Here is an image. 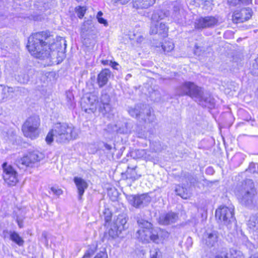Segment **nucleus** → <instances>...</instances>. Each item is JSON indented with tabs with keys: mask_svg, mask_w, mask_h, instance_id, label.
Instances as JSON below:
<instances>
[{
	"mask_svg": "<svg viewBox=\"0 0 258 258\" xmlns=\"http://www.w3.org/2000/svg\"><path fill=\"white\" fill-rule=\"evenodd\" d=\"M150 258H161L162 256L161 252L158 248H154L150 251Z\"/></svg>",
	"mask_w": 258,
	"mask_h": 258,
	"instance_id": "nucleus-40",
	"label": "nucleus"
},
{
	"mask_svg": "<svg viewBox=\"0 0 258 258\" xmlns=\"http://www.w3.org/2000/svg\"><path fill=\"white\" fill-rule=\"evenodd\" d=\"M98 97L94 94H90L84 98L81 103L82 108L87 113L94 112L96 110Z\"/></svg>",
	"mask_w": 258,
	"mask_h": 258,
	"instance_id": "nucleus-12",
	"label": "nucleus"
},
{
	"mask_svg": "<svg viewBox=\"0 0 258 258\" xmlns=\"http://www.w3.org/2000/svg\"><path fill=\"white\" fill-rule=\"evenodd\" d=\"M235 192L256 194L254 182L250 179L243 180L237 185Z\"/></svg>",
	"mask_w": 258,
	"mask_h": 258,
	"instance_id": "nucleus-15",
	"label": "nucleus"
},
{
	"mask_svg": "<svg viewBox=\"0 0 258 258\" xmlns=\"http://www.w3.org/2000/svg\"><path fill=\"white\" fill-rule=\"evenodd\" d=\"M128 111L133 117L141 118L145 122H150L154 119V116L151 115L149 109L144 105H137L134 107H131Z\"/></svg>",
	"mask_w": 258,
	"mask_h": 258,
	"instance_id": "nucleus-7",
	"label": "nucleus"
},
{
	"mask_svg": "<svg viewBox=\"0 0 258 258\" xmlns=\"http://www.w3.org/2000/svg\"><path fill=\"white\" fill-rule=\"evenodd\" d=\"M1 88H2V86H0V90L1 89Z\"/></svg>",
	"mask_w": 258,
	"mask_h": 258,
	"instance_id": "nucleus-58",
	"label": "nucleus"
},
{
	"mask_svg": "<svg viewBox=\"0 0 258 258\" xmlns=\"http://www.w3.org/2000/svg\"><path fill=\"white\" fill-rule=\"evenodd\" d=\"M122 133L123 134H126L127 133V131H123Z\"/></svg>",
	"mask_w": 258,
	"mask_h": 258,
	"instance_id": "nucleus-56",
	"label": "nucleus"
},
{
	"mask_svg": "<svg viewBox=\"0 0 258 258\" xmlns=\"http://www.w3.org/2000/svg\"><path fill=\"white\" fill-rule=\"evenodd\" d=\"M189 180L190 181V182L193 184H194L195 182L196 181V179L192 176H190V178H189Z\"/></svg>",
	"mask_w": 258,
	"mask_h": 258,
	"instance_id": "nucleus-53",
	"label": "nucleus"
},
{
	"mask_svg": "<svg viewBox=\"0 0 258 258\" xmlns=\"http://www.w3.org/2000/svg\"><path fill=\"white\" fill-rule=\"evenodd\" d=\"M110 61L108 60H103L101 61L103 65H109Z\"/></svg>",
	"mask_w": 258,
	"mask_h": 258,
	"instance_id": "nucleus-52",
	"label": "nucleus"
},
{
	"mask_svg": "<svg viewBox=\"0 0 258 258\" xmlns=\"http://www.w3.org/2000/svg\"><path fill=\"white\" fill-rule=\"evenodd\" d=\"M178 218V216L177 214L169 212L160 217L159 223L162 225H169L176 222Z\"/></svg>",
	"mask_w": 258,
	"mask_h": 258,
	"instance_id": "nucleus-18",
	"label": "nucleus"
},
{
	"mask_svg": "<svg viewBox=\"0 0 258 258\" xmlns=\"http://www.w3.org/2000/svg\"><path fill=\"white\" fill-rule=\"evenodd\" d=\"M251 72L253 74L258 76V57L255 59L254 61L252 64Z\"/></svg>",
	"mask_w": 258,
	"mask_h": 258,
	"instance_id": "nucleus-43",
	"label": "nucleus"
},
{
	"mask_svg": "<svg viewBox=\"0 0 258 258\" xmlns=\"http://www.w3.org/2000/svg\"><path fill=\"white\" fill-rule=\"evenodd\" d=\"M165 17V14L161 10L156 11L153 14L150 30L151 34H158L162 37L167 36L168 28L165 24L161 23L158 24V21L163 19Z\"/></svg>",
	"mask_w": 258,
	"mask_h": 258,
	"instance_id": "nucleus-5",
	"label": "nucleus"
},
{
	"mask_svg": "<svg viewBox=\"0 0 258 258\" xmlns=\"http://www.w3.org/2000/svg\"><path fill=\"white\" fill-rule=\"evenodd\" d=\"M28 155L32 163L39 162L43 159L44 157V155L43 153L37 151L31 152Z\"/></svg>",
	"mask_w": 258,
	"mask_h": 258,
	"instance_id": "nucleus-30",
	"label": "nucleus"
},
{
	"mask_svg": "<svg viewBox=\"0 0 258 258\" xmlns=\"http://www.w3.org/2000/svg\"><path fill=\"white\" fill-rule=\"evenodd\" d=\"M78 2H82L84 0H77Z\"/></svg>",
	"mask_w": 258,
	"mask_h": 258,
	"instance_id": "nucleus-57",
	"label": "nucleus"
},
{
	"mask_svg": "<svg viewBox=\"0 0 258 258\" xmlns=\"http://www.w3.org/2000/svg\"><path fill=\"white\" fill-rule=\"evenodd\" d=\"M176 94L179 96H188L200 103L210 102L209 99L205 98L203 89L191 82H185L178 86Z\"/></svg>",
	"mask_w": 258,
	"mask_h": 258,
	"instance_id": "nucleus-3",
	"label": "nucleus"
},
{
	"mask_svg": "<svg viewBox=\"0 0 258 258\" xmlns=\"http://www.w3.org/2000/svg\"><path fill=\"white\" fill-rule=\"evenodd\" d=\"M29 155L24 156L23 157L18 158L16 160V164L19 168L23 169L25 167L29 166L32 163L30 160Z\"/></svg>",
	"mask_w": 258,
	"mask_h": 258,
	"instance_id": "nucleus-26",
	"label": "nucleus"
},
{
	"mask_svg": "<svg viewBox=\"0 0 258 258\" xmlns=\"http://www.w3.org/2000/svg\"><path fill=\"white\" fill-rule=\"evenodd\" d=\"M118 65V63L115 61H110L109 66H111L112 68L114 69L117 70V69L116 68V66Z\"/></svg>",
	"mask_w": 258,
	"mask_h": 258,
	"instance_id": "nucleus-50",
	"label": "nucleus"
},
{
	"mask_svg": "<svg viewBox=\"0 0 258 258\" xmlns=\"http://www.w3.org/2000/svg\"><path fill=\"white\" fill-rule=\"evenodd\" d=\"M218 232L216 231H206L203 234L202 244L205 248H211L218 242Z\"/></svg>",
	"mask_w": 258,
	"mask_h": 258,
	"instance_id": "nucleus-11",
	"label": "nucleus"
},
{
	"mask_svg": "<svg viewBox=\"0 0 258 258\" xmlns=\"http://www.w3.org/2000/svg\"><path fill=\"white\" fill-rule=\"evenodd\" d=\"M54 43L52 36L46 32L36 33L28 39L27 45L29 52L35 57L44 59L50 55V46Z\"/></svg>",
	"mask_w": 258,
	"mask_h": 258,
	"instance_id": "nucleus-1",
	"label": "nucleus"
},
{
	"mask_svg": "<svg viewBox=\"0 0 258 258\" xmlns=\"http://www.w3.org/2000/svg\"><path fill=\"white\" fill-rule=\"evenodd\" d=\"M137 166L128 165L126 171V178L136 180L141 176V173L137 170Z\"/></svg>",
	"mask_w": 258,
	"mask_h": 258,
	"instance_id": "nucleus-22",
	"label": "nucleus"
},
{
	"mask_svg": "<svg viewBox=\"0 0 258 258\" xmlns=\"http://www.w3.org/2000/svg\"><path fill=\"white\" fill-rule=\"evenodd\" d=\"M121 231H122L119 230V228H118V227L113 224V225H112L109 230L108 234L112 238H114L117 237L118 234H120Z\"/></svg>",
	"mask_w": 258,
	"mask_h": 258,
	"instance_id": "nucleus-35",
	"label": "nucleus"
},
{
	"mask_svg": "<svg viewBox=\"0 0 258 258\" xmlns=\"http://www.w3.org/2000/svg\"><path fill=\"white\" fill-rule=\"evenodd\" d=\"M137 223L140 228L136 233L137 238L144 243L154 242L155 230L152 228V224L142 219L138 220Z\"/></svg>",
	"mask_w": 258,
	"mask_h": 258,
	"instance_id": "nucleus-4",
	"label": "nucleus"
},
{
	"mask_svg": "<svg viewBox=\"0 0 258 258\" xmlns=\"http://www.w3.org/2000/svg\"><path fill=\"white\" fill-rule=\"evenodd\" d=\"M103 13L101 11H99L98 12L96 18L98 20V22L100 24H103L104 26H107L108 25V23L106 20L102 18Z\"/></svg>",
	"mask_w": 258,
	"mask_h": 258,
	"instance_id": "nucleus-42",
	"label": "nucleus"
},
{
	"mask_svg": "<svg viewBox=\"0 0 258 258\" xmlns=\"http://www.w3.org/2000/svg\"><path fill=\"white\" fill-rule=\"evenodd\" d=\"M175 191L176 195L180 196L183 199H186L189 197L186 189L182 186H178L176 187Z\"/></svg>",
	"mask_w": 258,
	"mask_h": 258,
	"instance_id": "nucleus-32",
	"label": "nucleus"
},
{
	"mask_svg": "<svg viewBox=\"0 0 258 258\" xmlns=\"http://www.w3.org/2000/svg\"><path fill=\"white\" fill-rule=\"evenodd\" d=\"M218 23V20L213 16L201 17L197 20L195 23L196 29H202L211 28L215 26Z\"/></svg>",
	"mask_w": 258,
	"mask_h": 258,
	"instance_id": "nucleus-13",
	"label": "nucleus"
},
{
	"mask_svg": "<svg viewBox=\"0 0 258 258\" xmlns=\"http://www.w3.org/2000/svg\"><path fill=\"white\" fill-rule=\"evenodd\" d=\"M16 76V79L20 83L26 84L29 81V76L25 72H20V74Z\"/></svg>",
	"mask_w": 258,
	"mask_h": 258,
	"instance_id": "nucleus-33",
	"label": "nucleus"
},
{
	"mask_svg": "<svg viewBox=\"0 0 258 258\" xmlns=\"http://www.w3.org/2000/svg\"><path fill=\"white\" fill-rule=\"evenodd\" d=\"M111 72L109 69L102 70L97 77V83L100 88L103 87L108 82L110 77Z\"/></svg>",
	"mask_w": 258,
	"mask_h": 258,
	"instance_id": "nucleus-20",
	"label": "nucleus"
},
{
	"mask_svg": "<svg viewBox=\"0 0 258 258\" xmlns=\"http://www.w3.org/2000/svg\"><path fill=\"white\" fill-rule=\"evenodd\" d=\"M155 0H133V7L138 9H147L152 6Z\"/></svg>",
	"mask_w": 258,
	"mask_h": 258,
	"instance_id": "nucleus-23",
	"label": "nucleus"
},
{
	"mask_svg": "<svg viewBox=\"0 0 258 258\" xmlns=\"http://www.w3.org/2000/svg\"><path fill=\"white\" fill-rule=\"evenodd\" d=\"M106 223L109 222L111 220L112 213L108 208H105L103 211V215Z\"/></svg>",
	"mask_w": 258,
	"mask_h": 258,
	"instance_id": "nucleus-38",
	"label": "nucleus"
},
{
	"mask_svg": "<svg viewBox=\"0 0 258 258\" xmlns=\"http://www.w3.org/2000/svg\"><path fill=\"white\" fill-rule=\"evenodd\" d=\"M235 193L240 204L247 207L252 206L254 199L256 194H246L244 192Z\"/></svg>",
	"mask_w": 258,
	"mask_h": 258,
	"instance_id": "nucleus-16",
	"label": "nucleus"
},
{
	"mask_svg": "<svg viewBox=\"0 0 258 258\" xmlns=\"http://www.w3.org/2000/svg\"><path fill=\"white\" fill-rule=\"evenodd\" d=\"M154 230V242L156 243H162L164 240H166L169 236V233L164 230L156 228Z\"/></svg>",
	"mask_w": 258,
	"mask_h": 258,
	"instance_id": "nucleus-21",
	"label": "nucleus"
},
{
	"mask_svg": "<svg viewBox=\"0 0 258 258\" xmlns=\"http://www.w3.org/2000/svg\"><path fill=\"white\" fill-rule=\"evenodd\" d=\"M2 91L6 94V92L7 93H13L15 91L14 89L12 87H7L2 88Z\"/></svg>",
	"mask_w": 258,
	"mask_h": 258,
	"instance_id": "nucleus-47",
	"label": "nucleus"
},
{
	"mask_svg": "<svg viewBox=\"0 0 258 258\" xmlns=\"http://www.w3.org/2000/svg\"><path fill=\"white\" fill-rule=\"evenodd\" d=\"M99 112L104 116L110 118L113 115V108L110 104L100 105Z\"/></svg>",
	"mask_w": 258,
	"mask_h": 258,
	"instance_id": "nucleus-24",
	"label": "nucleus"
},
{
	"mask_svg": "<svg viewBox=\"0 0 258 258\" xmlns=\"http://www.w3.org/2000/svg\"><path fill=\"white\" fill-rule=\"evenodd\" d=\"M74 181L77 188L78 199L79 200H81L85 190L88 187V184L84 179L78 177H75Z\"/></svg>",
	"mask_w": 258,
	"mask_h": 258,
	"instance_id": "nucleus-19",
	"label": "nucleus"
},
{
	"mask_svg": "<svg viewBox=\"0 0 258 258\" xmlns=\"http://www.w3.org/2000/svg\"><path fill=\"white\" fill-rule=\"evenodd\" d=\"M127 200L133 206L139 208L149 204L151 201V198L147 194H144L128 196Z\"/></svg>",
	"mask_w": 258,
	"mask_h": 258,
	"instance_id": "nucleus-10",
	"label": "nucleus"
},
{
	"mask_svg": "<svg viewBox=\"0 0 258 258\" xmlns=\"http://www.w3.org/2000/svg\"><path fill=\"white\" fill-rule=\"evenodd\" d=\"M104 147L106 149H107L108 150H110L112 149L111 146H110V145H108L107 144H104Z\"/></svg>",
	"mask_w": 258,
	"mask_h": 258,
	"instance_id": "nucleus-54",
	"label": "nucleus"
},
{
	"mask_svg": "<svg viewBox=\"0 0 258 258\" xmlns=\"http://www.w3.org/2000/svg\"><path fill=\"white\" fill-rule=\"evenodd\" d=\"M120 4L124 5L129 2L131 0H116Z\"/></svg>",
	"mask_w": 258,
	"mask_h": 258,
	"instance_id": "nucleus-49",
	"label": "nucleus"
},
{
	"mask_svg": "<svg viewBox=\"0 0 258 258\" xmlns=\"http://www.w3.org/2000/svg\"><path fill=\"white\" fill-rule=\"evenodd\" d=\"M227 2L229 5L236 6L240 4L248 5L251 3L252 0H227Z\"/></svg>",
	"mask_w": 258,
	"mask_h": 258,
	"instance_id": "nucleus-34",
	"label": "nucleus"
},
{
	"mask_svg": "<svg viewBox=\"0 0 258 258\" xmlns=\"http://www.w3.org/2000/svg\"><path fill=\"white\" fill-rule=\"evenodd\" d=\"M207 172H210V173H213V168H212L209 167V168H208L207 169Z\"/></svg>",
	"mask_w": 258,
	"mask_h": 258,
	"instance_id": "nucleus-55",
	"label": "nucleus"
},
{
	"mask_svg": "<svg viewBox=\"0 0 258 258\" xmlns=\"http://www.w3.org/2000/svg\"><path fill=\"white\" fill-rule=\"evenodd\" d=\"M3 178L9 185H15L18 181L17 172L11 165H8L6 163L3 164Z\"/></svg>",
	"mask_w": 258,
	"mask_h": 258,
	"instance_id": "nucleus-9",
	"label": "nucleus"
},
{
	"mask_svg": "<svg viewBox=\"0 0 258 258\" xmlns=\"http://www.w3.org/2000/svg\"><path fill=\"white\" fill-rule=\"evenodd\" d=\"M185 12L179 5H175L173 8V11L171 14V17L176 22L178 23H182L185 19Z\"/></svg>",
	"mask_w": 258,
	"mask_h": 258,
	"instance_id": "nucleus-17",
	"label": "nucleus"
},
{
	"mask_svg": "<svg viewBox=\"0 0 258 258\" xmlns=\"http://www.w3.org/2000/svg\"><path fill=\"white\" fill-rule=\"evenodd\" d=\"M10 239L18 245L19 246H23L24 244V240L19 235V234L15 231H10Z\"/></svg>",
	"mask_w": 258,
	"mask_h": 258,
	"instance_id": "nucleus-28",
	"label": "nucleus"
},
{
	"mask_svg": "<svg viewBox=\"0 0 258 258\" xmlns=\"http://www.w3.org/2000/svg\"><path fill=\"white\" fill-rule=\"evenodd\" d=\"M68 105L72 104V100L74 99L73 94L70 92H67L66 93Z\"/></svg>",
	"mask_w": 258,
	"mask_h": 258,
	"instance_id": "nucleus-44",
	"label": "nucleus"
},
{
	"mask_svg": "<svg viewBox=\"0 0 258 258\" xmlns=\"http://www.w3.org/2000/svg\"><path fill=\"white\" fill-rule=\"evenodd\" d=\"M234 211L233 207H221L216 210L215 216L221 222H223L224 224L228 225L235 221Z\"/></svg>",
	"mask_w": 258,
	"mask_h": 258,
	"instance_id": "nucleus-8",
	"label": "nucleus"
},
{
	"mask_svg": "<svg viewBox=\"0 0 258 258\" xmlns=\"http://www.w3.org/2000/svg\"><path fill=\"white\" fill-rule=\"evenodd\" d=\"M92 27V25L91 20H88L85 21L81 27V33L82 34H85L87 33L89 34L91 32Z\"/></svg>",
	"mask_w": 258,
	"mask_h": 258,
	"instance_id": "nucleus-31",
	"label": "nucleus"
},
{
	"mask_svg": "<svg viewBox=\"0 0 258 258\" xmlns=\"http://www.w3.org/2000/svg\"><path fill=\"white\" fill-rule=\"evenodd\" d=\"M17 222L18 223V225L19 227L21 228L23 227V221L22 219H21L20 218L17 219Z\"/></svg>",
	"mask_w": 258,
	"mask_h": 258,
	"instance_id": "nucleus-48",
	"label": "nucleus"
},
{
	"mask_svg": "<svg viewBox=\"0 0 258 258\" xmlns=\"http://www.w3.org/2000/svg\"><path fill=\"white\" fill-rule=\"evenodd\" d=\"M51 190L53 192L54 194L59 196L62 194V191L60 188H55V187H52Z\"/></svg>",
	"mask_w": 258,
	"mask_h": 258,
	"instance_id": "nucleus-46",
	"label": "nucleus"
},
{
	"mask_svg": "<svg viewBox=\"0 0 258 258\" xmlns=\"http://www.w3.org/2000/svg\"><path fill=\"white\" fill-rule=\"evenodd\" d=\"M229 258H242V254L240 251H237L234 249L230 250Z\"/></svg>",
	"mask_w": 258,
	"mask_h": 258,
	"instance_id": "nucleus-41",
	"label": "nucleus"
},
{
	"mask_svg": "<svg viewBox=\"0 0 258 258\" xmlns=\"http://www.w3.org/2000/svg\"><path fill=\"white\" fill-rule=\"evenodd\" d=\"M252 11L247 8L242 9L240 11H235L232 15L234 23H242L249 20L252 16Z\"/></svg>",
	"mask_w": 258,
	"mask_h": 258,
	"instance_id": "nucleus-14",
	"label": "nucleus"
},
{
	"mask_svg": "<svg viewBox=\"0 0 258 258\" xmlns=\"http://www.w3.org/2000/svg\"><path fill=\"white\" fill-rule=\"evenodd\" d=\"M95 252V249H89L85 253L84 255L82 258H88L90 257L92 255L94 254Z\"/></svg>",
	"mask_w": 258,
	"mask_h": 258,
	"instance_id": "nucleus-45",
	"label": "nucleus"
},
{
	"mask_svg": "<svg viewBox=\"0 0 258 258\" xmlns=\"http://www.w3.org/2000/svg\"><path fill=\"white\" fill-rule=\"evenodd\" d=\"M110 98L109 95L107 93H102L100 97V104H110Z\"/></svg>",
	"mask_w": 258,
	"mask_h": 258,
	"instance_id": "nucleus-39",
	"label": "nucleus"
},
{
	"mask_svg": "<svg viewBox=\"0 0 258 258\" xmlns=\"http://www.w3.org/2000/svg\"><path fill=\"white\" fill-rule=\"evenodd\" d=\"M105 255L104 252H100L98 253L94 258H103Z\"/></svg>",
	"mask_w": 258,
	"mask_h": 258,
	"instance_id": "nucleus-51",
	"label": "nucleus"
},
{
	"mask_svg": "<svg viewBox=\"0 0 258 258\" xmlns=\"http://www.w3.org/2000/svg\"><path fill=\"white\" fill-rule=\"evenodd\" d=\"M174 44L171 41H165L162 45V48L164 51L170 52L174 48Z\"/></svg>",
	"mask_w": 258,
	"mask_h": 258,
	"instance_id": "nucleus-37",
	"label": "nucleus"
},
{
	"mask_svg": "<svg viewBox=\"0 0 258 258\" xmlns=\"http://www.w3.org/2000/svg\"><path fill=\"white\" fill-rule=\"evenodd\" d=\"M86 11L87 8L85 6H78L75 8V12L80 19L83 18Z\"/></svg>",
	"mask_w": 258,
	"mask_h": 258,
	"instance_id": "nucleus-36",
	"label": "nucleus"
},
{
	"mask_svg": "<svg viewBox=\"0 0 258 258\" xmlns=\"http://www.w3.org/2000/svg\"><path fill=\"white\" fill-rule=\"evenodd\" d=\"M248 226L250 229L258 232V213L253 214L250 217Z\"/></svg>",
	"mask_w": 258,
	"mask_h": 258,
	"instance_id": "nucleus-27",
	"label": "nucleus"
},
{
	"mask_svg": "<svg viewBox=\"0 0 258 258\" xmlns=\"http://www.w3.org/2000/svg\"><path fill=\"white\" fill-rule=\"evenodd\" d=\"M127 217L125 215H119L114 224L119 228V230L122 231L127 228L126 226Z\"/></svg>",
	"mask_w": 258,
	"mask_h": 258,
	"instance_id": "nucleus-25",
	"label": "nucleus"
},
{
	"mask_svg": "<svg viewBox=\"0 0 258 258\" xmlns=\"http://www.w3.org/2000/svg\"><path fill=\"white\" fill-rule=\"evenodd\" d=\"M213 258H229L227 249L224 247H218L214 253Z\"/></svg>",
	"mask_w": 258,
	"mask_h": 258,
	"instance_id": "nucleus-29",
	"label": "nucleus"
},
{
	"mask_svg": "<svg viewBox=\"0 0 258 258\" xmlns=\"http://www.w3.org/2000/svg\"><path fill=\"white\" fill-rule=\"evenodd\" d=\"M79 131L72 125L66 123H57L48 133L46 141L50 144L53 140L59 143H65L78 137Z\"/></svg>",
	"mask_w": 258,
	"mask_h": 258,
	"instance_id": "nucleus-2",
	"label": "nucleus"
},
{
	"mask_svg": "<svg viewBox=\"0 0 258 258\" xmlns=\"http://www.w3.org/2000/svg\"><path fill=\"white\" fill-rule=\"evenodd\" d=\"M40 125V119L37 116L28 118L22 126V130L24 136L33 139L38 136V127Z\"/></svg>",
	"mask_w": 258,
	"mask_h": 258,
	"instance_id": "nucleus-6",
	"label": "nucleus"
}]
</instances>
